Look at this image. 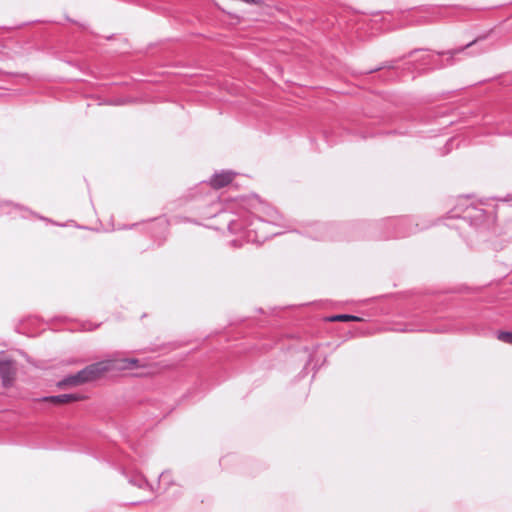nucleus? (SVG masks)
<instances>
[{
  "label": "nucleus",
  "mask_w": 512,
  "mask_h": 512,
  "mask_svg": "<svg viewBox=\"0 0 512 512\" xmlns=\"http://www.w3.org/2000/svg\"><path fill=\"white\" fill-rule=\"evenodd\" d=\"M130 482L133 485H136L140 488H143L144 486H148L147 481L142 476H137V477L131 479Z\"/></svg>",
  "instance_id": "0eeeda50"
},
{
  "label": "nucleus",
  "mask_w": 512,
  "mask_h": 512,
  "mask_svg": "<svg viewBox=\"0 0 512 512\" xmlns=\"http://www.w3.org/2000/svg\"><path fill=\"white\" fill-rule=\"evenodd\" d=\"M170 478V474L169 472H163L161 475H160V484H165Z\"/></svg>",
  "instance_id": "6e6552de"
},
{
  "label": "nucleus",
  "mask_w": 512,
  "mask_h": 512,
  "mask_svg": "<svg viewBox=\"0 0 512 512\" xmlns=\"http://www.w3.org/2000/svg\"><path fill=\"white\" fill-rule=\"evenodd\" d=\"M233 177H234V173L231 172V171H222V172H219V173H216L210 183H211V186L214 187V188H222L224 186H226L227 184H229L232 180H233Z\"/></svg>",
  "instance_id": "7ed1b4c3"
},
{
  "label": "nucleus",
  "mask_w": 512,
  "mask_h": 512,
  "mask_svg": "<svg viewBox=\"0 0 512 512\" xmlns=\"http://www.w3.org/2000/svg\"><path fill=\"white\" fill-rule=\"evenodd\" d=\"M329 320L330 321L346 322V321H359L360 318L357 316L348 315V314H339V315L330 317Z\"/></svg>",
  "instance_id": "39448f33"
},
{
  "label": "nucleus",
  "mask_w": 512,
  "mask_h": 512,
  "mask_svg": "<svg viewBox=\"0 0 512 512\" xmlns=\"http://www.w3.org/2000/svg\"><path fill=\"white\" fill-rule=\"evenodd\" d=\"M83 399H84V396H82L80 394H61V395L46 397L43 400L52 402L54 404H65V403L80 401Z\"/></svg>",
  "instance_id": "20e7f679"
},
{
  "label": "nucleus",
  "mask_w": 512,
  "mask_h": 512,
  "mask_svg": "<svg viewBox=\"0 0 512 512\" xmlns=\"http://www.w3.org/2000/svg\"><path fill=\"white\" fill-rule=\"evenodd\" d=\"M15 362L8 358L0 359V377L4 387L12 385L16 375Z\"/></svg>",
  "instance_id": "f03ea898"
},
{
  "label": "nucleus",
  "mask_w": 512,
  "mask_h": 512,
  "mask_svg": "<svg viewBox=\"0 0 512 512\" xmlns=\"http://www.w3.org/2000/svg\"><path fill=\"white\" fill-rule=\"evenodd\" d=\"M498 339L504 343L512 345V333L511 332H499Z\"/></svg>",
  "instance_id": "423d86ee"
},
{
  "label": "nucleus",
  "mask_w": 512,
  "mask_h": 512,
  "mask_svg": "<svg viewBox=\"0 0 512 512\" xmlns=\"http://www.w3.org/2000/svg\"><path fill=\"white\" fill-rule=\"evenodd\" d=\"M139 367L142 365L136 358L113 357L88 365L76 374L67 376L58 383V386H79L95 381L110 371L132 370Z\"/></svg>",
  "instance_id": "f257e3e1"
}]
</instances>
